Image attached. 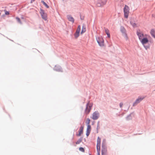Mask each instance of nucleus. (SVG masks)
I'll return each instance as SVG.
<instances>
[{
	"mask_svg": "<svg viewBox=\"0 0 155 155\" xmlns=\"http://www.w3.org/2000/svg\"><path fill=\"white\" fill-rule=\"evenodd\" d=\"M92 105V104L90 103L89 102L87 103L85 110V113L86 114H89L91 109Z\"/></svg>",
	"mask_w": 155,
	"mask_h": 155,
	"instance_id": "nucleus-1",
	"label": "nucleus"
},
{
	"mask_svg": "<svg viewBox=\"0 0 155 155\" xmlns=\"http://www.w3.org/2000/svg\"><path fill=\"white\" fill-rule=\"evenodd\" d=\"M129 13V8L128 6L125 5L124 9V15L125 18H128Z\"/></svg>",
	"mask_w": 155,
	"mask_h": 155,
	"instance_id": "nucleus-2",
	"label": "nucleus"
},
{
	"mask_svg": "<svg viewBox=\"0 0 155 155\" xmlns=\"http://www.w3.org/2000/svg\"><path fill=\"white\" fill-rule=\"evenodd\" d=\"M97 43L100 46H104V41L103 38L102 37H98L97 39Z\"/></svg>",
	"mask_w": 155,
	"mask_h": 155,
	"instance_id": "nucleus-3",
	"label": "nucleus"
},
{
	"mask_svg": "<svg viewBox=\"0 0 155 155\" xmlns=\"http://www.w3.org/2000/svg\"><path fill=\"white\" fill-rule=\"evenodd\" d=\"M102 155H107V148L103 142L102 143Z\"/></svg>",
	"mask_w": 155,
	"mask_h": 155,
	"instance_id": "nucleus-4",
	"label": "nucleus"
},
{
	"mask_svg": "<svg viewBox=\"0 0 155 155\" xmlns=\"http://www.w3.org/2000/svg\"><path fill=\"white\" fill-rule=\"evenodd\" d=\"M145 97H140L136 100L133 103V106H135L137 104L140 103L143 99L145 98Z\"/></svg>",
	"mask_w": 155,
	"mask_h": 155,
	"instance_id": "nucleus-5",
	"label": "nucleus"
},
{
	"mask_svg": "<svg viewBox=\"0 0 155 155\" xmlns=\"http://www.w3.org/2000/svg\"><path fill=\"white\" fill-rule=\"evenodd\" d=\"M99 116V114L98 111H95L93 113L92 115V118L94 120L97 119Z\"/></svg>",
	"mask_w": 155,
	"mask_h": 155,
	"instance_id": "nucleus-6",
	"label": "nucleus"
},
{
	"mask_svg": "<svg viewBox=\"0 0 155 155\" xmlns=\"http://www.w3.org/2000/svg\"><path fill=\"white\" fill-rule=\"evenodd\" d=\"M40 13L42 18L45 20H47V14L44 12L43 10H41Z\"/></svg>",
	"mask_w": 155,
	"mask_h": 155,
	"instance_id": "nucleus-7",
	"label": "nucleus"
},
{
	"mask_svg": "<svg viewBox=\"0 0 155 155\" xmlns=\"http://www.w3.org/2000/svg\"><path fill=\"white\" fill-rule=\"evenodd\" d=\"M106 1H102L101 0L99 1L97 4V5L98 7L103 6L106 4Z\"/></svg>",
	"mask_w": 155,
	"mask_h": 155,
	"instance_id": "nucleus-8",
	"label": "nucleus"
},
{
	"mask_svg": "<svg viewBox=\"0 0 155 155\" xmlns=\"http://www.w3.org/2000/svg\"><path fill=\"white\" fill-rule=\"evenodd\" d=\"M120 31L122 33L123 35L126 38H127V35L126 33V30L124 27H121Z\"/></svg>",
	"mask_w": 155,
	"mask_h": 155,
	"instance_id": "nucleus-9",
	"label": "nucleus"
},
{
	"mask_svg": "<svg viewBox=\"0 0 155 155\" xmlns=\"http://www.w3.org/2000/svg\"><path fill=\"white\" fill-rule=\"evenodd\" d=\"M141 43L144 46L145 44L147 43L148 41V40L146 38H143L140 40Z\"/></svg>",
	"mask_w": 155,
	"mask_h": 155,
	"instance_id": "nucleus-10",
	"label": "nucleus"
},
{
	"mask_svg": "<svg viewBox=\"0 0 155 155\" xmlns=\"http://www.w3.org/2000/svg\"><path fill=\"white\" fill-rule=\"evenodd\" d=\"M84 127H80L79 130V133L77 134L78 136H80L81 134L83 133V130Z\"/></svg>",
	"mask_w": 155,
	"mask_h": 155,
	"instance_id": "nucleus-11",
	"label": "nucleus"
},
{
	"mask_svg": "<svg viewBox=\"0 0 155 155\" xmlns=\"http://www.w3.org/2000/svg\"><path fill=\"white\" fill-rule=\"evenodd\" d=\"M137 35L138 36L139 39L140 41L142 38H143L144 35L143 34L141 33L140 32H137Z\"/></svg>",
	"mask_w": 155,
	"mask_h": 155,
	"instance_id": "nucleus-12",
	"label": "nucleus"
},
{
	"mask_svg": "<svg viewBox=\"0 0 155 155\" xmlns=\"http://www.w3.org/2000/svg\"><path fill=\"white\" fill-rule=\"evenodd\" d=\"M150 33L152 36L155 38V31L153 29H152L151 30Z\"/></svg>",
	"mask_w": 155,
	"mask_h": 155,
	"instance_id": "nucleus-13",
	"label": "nucleus"
},
{
	"mask_svg": "<svg viewBox=\"0 0 155 155\" xmlns=\"http://www.w3.org/2000/svg\"><path fill=\"white\" fill-rule=\"evenodd\" d=\"M105 31L107 35V37L109 38H110V35L109 33V30L107 28H105Z\"/></svg>",
	"mask_w": 155,
	"mask_h": 155,
	"instance_id": "nucleus-14",
	"label": "nucleus"
},
{
	"mask_svg": "<svg viewBox=\"0 0 155 155\" xmlns=\"http://www.w3.org/2000/svg\"><path fill=\"white\" fill-rule=\"evenodd\" d=\"M100 147L101 144H97V153H100Z\"/></svg>",
	"mask_w": 155,
	"mask_h": 155,
	"instance_id": "nucleus-15",
	"label": "nucleus"
},
{
	"mask_svg": "<svg viewBox=\"0 0 155 155\" xmlns=\"http://www.w3.org/2000/svg\"><path fill=\"white\" fill-rule=\"evenodd\" d=\"M68 19L69 21H71L72 22H74V19L72 17H71L70 16H68Z\"/></svg>",
	"mask_w": 155,
	"mask_h": 155,
	"instance_id": "nucleus-16",
	"label": "nucleus"
},
{
	"mask_svg": "<svg viewBox=\"0 0 155 155\" xmlns=\"http://www.w3.org/2000/svg\"><path fill=\"white\" fill-rule=\"evenodd\" d=\"M90 120L89 118H87L86 119V123L87 124V126L88 125H90Z\"/></svg>",
	"mask_w": 155,
	"mask_h": 155,
	"instance_id": "nucleus-17",
	"label": "nucleus"
},
{
	"mask_svg": "<svg viewBox=\"0 0 155 155\" xmlns=\"http://www.w3.org/2000/svg\"><path fill=\"white\" fill-rule=\"evenodd\" d=\"M91 127L90 125L87 126L86 131L91 132Z\"/></svg>",
	"mask_w": 155,
	"mask_h": 155,
	"instance_id": "nucleus-18",
	"label": "nucleus"
},
{
	"mask_svg": "<svg viewBox=\"0 0 155 155\" xmlns=\"http://www.w3.org/2000/svg\"><path fill=\"white\" fill-rule=\"evenodd\" d=\"M97 144H101V139L99 137L97 138Z\"/></svg>",
	"mask_w": 155,
	"mask_h": 155,
	"instance_id": "nucleus-19",
	"label": "nucleus"
},
{
	"mask_svg": "<svg viewBox=\"0 0 155 155\" xmlns=\"http://www.w3.org/2000/svg\"><path fill=\"white\" fill-rule=\"evenodd\" d=\"M81 30V26L80 25H79L78 26V28L76 30V32L80 34V31Z\"/></svg>",
	"mask_w": 155,
	"mask_h": 155,
	"instance_id": "nucleus-20",
	"label": "nucleus"
},
{
	"mask_svg": "<svg viewBox=\"0 0 155 155\" xmlns=\"http://www.w3.org/2000/svg\"><path fill=\"white\" fill-rule=\"evenodd\" d=\"M79 36V34L78 32H77L76 31L75 34H74V36L75 38H77Z\"/></svg>",
	"mask_w": 155,
	"mask_h": 155,
	"instance_id": "nucleus-21",
	"label": "nucleus"
},
{
	"mask_svg": "<svg viewBox=\"0 0 155 155\" xmlns=\"http://www.w3.org/2000/svg\"><path fill=\"white\" fill-rule=\"evenodd\" d=\"M86 31V28H85V27H84V26H83L82 27V31H81V34H83V33L85 32Z\"/></svg>",
	"mask_w": 155,
	"mask_h": 155,
	"instance_id": "nucleus-22",
	"label": "nucleus"
},
{
	"mask_svg": "<svg viewBox=\"0 0 155 155\" xmlns=\"http://www.w3.org/2000/svg\"><path fill=\"white\" fill-rule=\"evenodd\" d=\"M82 141V140L79 139L78 140L76 143V144H79Z\"/></svg>",
	"mask_w": 155,
	"mask_h": 155,
	"instance_id": "nucleus-23",
	"label": "nucleus"
},
{
	"mask_svg": "<svg viewBox=\"0 0 155 155\" xmlns=\"http://www.w3.org/2000/svg\"><path fill=\"white\" fill-rule=\"evenodd\" d=\"M16 19L17 20V21H18V22L20 24H21V20L19 18H18V17H16Z\"/></svg>",
	"mask_w": 155,
	"mask_h": 155,
	"instance_id": "nucleus-24",
	"label": "nucleus"
},
{
	"mask_svg": "<svg viewBox=\"0 0 155 155\" xmlns=\"http://www.w3.org/2000/svg\"><path fill=\"white\" fill-rule=\"evenodd\" d=\"M42 3H43V4L48 8H49V7L48 6V5H47V4L45 2H44L43 1L42 2Z\"/></svg>",
	"mask_w": 155,
	"mask_h": 155,
	"instance_id": "nucleus-25",
	"label": "nucleus"
},
{
	"mask_svg": "<svg viewBox=\"0 0 155 155\" xmlns=\"http://www.w3.org/2000/svg\"><path fill=\"white\" fill-rule=\"evenodd\" d=\"M79 150L80 151L83 152H84V149L82 148V147H80L79 149Z\"/></svg>",
	"mask_w": 155,
	"mask_h": 155,
	"instance_id": "nucleus-26",
	"label": "nucleus"
},
{
	"mask_svg": "<svg viewBox=\"0 0 155 155\" xmlns=\"http://www.w3.org/2000/svg\"><path fill=\"white\" fill-rule=\"evenodd\" d=\"M4 11L5 12V14L6 15H8L9 14V12H8L6 10H5Z\"/></svg>",
	"mask_w": 155,
	"mask_h": 155,
	"instance_id": "nucleus-27",
	"label": "nucleus"
},
{
	"mask_svg": "<svg viewBox=\"0 0 155 155\" xmlns=\"http://www.w3.org/2000/svg\"><path fill=\"white\" fill-rule=\"evenodd\" d=\"M90 133V131H86V134L87 136H88L89 135Z\"/></svg>",
	"mask_w": 155,
	"mask_h": 155,
	"instance_id": "nucleus-28",
	"label": "nucleus"
},
{
	"mask_svg": "<svg viewBox=\"0 0 155 155\" xmlns=\"http://www.w3.org/2000/svg\"><path fill=\"white\" fill-rule=\"evenodd\" d=\"M123 105V104L122 103H120V107H121Z\"/></svg>",
	"mask_w": 155,
	"mask_h": 155,
	"instance_id": "nucleus-29",
	"label": "nucleus"
},
{
	"mask_svg": "<svg viewBox=\"0 0 155 155\" xmlns=\"http://www.w3.org/2000/svg\"><path fill=\"white\" fill-rule=\"evenodd\" d=\"M131 23L134 27H135V26L136 25V24L135 23H133V24H132Z\"/></svg>",
	"mask_w": 155,
	"mask_h": 155,
	"instance_id": "nucleus-30",
	"label": "nucleus"
},
{
	"mask_svg": "<svg viewBox=\"0 0 155 155\" xmlns=\"http://www.w3.org/2000/svg\"><path fill=\"white\" fill-rule=\"evenodd\" d=\"M97 155H100V153L99 152L97 153Z\"/></svg>",
	"mask_w": 155,
	"mask_h": 155,
	"instance_id": "nucleus-31",
	"label": "nucleus"
},
{
	"mask_svg": "<svg viewBox=\"0 0 155 155\" xmlns=\"http://www.w3.org/2000/svg\"><path fill=\"white\" fill-rule=\"evenodd\" d=\"M35 0H31V2H34Z\"/></svg>",
	"mask_w": 155,
	"mask_h": 155,
	"instance_id": "nucleus-32",
	"label": "nucleus"
},
{
	"mask_svg": "<svg viewBox=\"0 0 155 155\" xmlns=\"http://www.w3.org/2000/svg\"><path fill=\"white\" fill-rule=\"evenodd\" d=\"M146 48V49H147V48H148V47H145Z\"/></svg>",
	"mask_w": 155,
	"mask_h": 155,
	"instance_id": "nucleus-33",
	"label": "nucleus"
}]
</instances>
